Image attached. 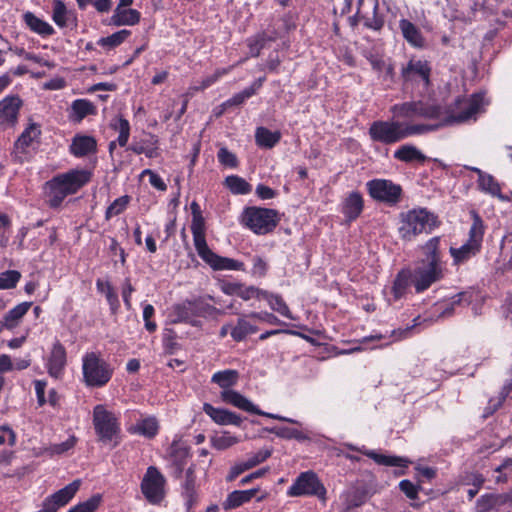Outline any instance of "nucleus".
<instances>
[{
	"label": "nucleus",
	"mask_w": 512,
	"mask_h": 512,
	"mask_svg": "<svg viewBox=\"0 0 512 512\" xmlns=\"http://www.w3.org/2000/svg\"><path fill=\"white\" fill-rule=\"evenodd\" d=\"M439 245L440 237H433L422 248L424 257L412 274V282L418 293L427 290L444 277L445 264L441 259Z\"/></svg>",
	"instance_id": "obj_1"
},
{
	"label": "nucleus",
	"mask_w": 512,
	"mask_h": 512,
	"mask_svg": "<svg viewBox=\"0 0 512 512\" xmlns=\"http://www.w3.org/2000/svg\"><path fill=\"white\" fill-rule=\"evenodd\" d=\"M211 381L222 388L220 397L223 402L230 404L247 413L265 416L279 421L296 423L295 420L283 417L278 414L268 413L260 410L251 400L240 392L231 389L238 381V372L236 370H223L213 374Z\"/></svg>",
	"instance_id": "obj_2"
},
{
	"label": "nucleus",
	"mask_w": 512,
	"mask_h": 512,
	"mask_svg": "<svg viewBox=\"0 0 512 512\" xmlns=\"http://www.w3.org/2000/svg\"><path fill=\"white\" fill-rule=\"evenodd\" d=\"M90 179L91 173L85 169H71L54 176L44 185L47 204L58 208L67 196L77 193Z\"/></svg>",
	"instance_id": "obj_3"
},
{
	"label": "nucleus",
	"mask_w": 512,
	"mask_h": 512,
	"mask_svg": "<svg viewBox=\"0 0 512 512\" xmlns=\"http://www.w3.org/2000/svg\"><path fill=\"white\" fill-rule=\"evenodd\" d=\"M436 128V125L408 124L400 121L377 120L370 125L368 134L372 141L385 145H392L408 137L433 131Z\"/></svg>",
	"instance_id": "obj_4"
},
{
	"label": "nucleus",
	"mask_w": 512,
	"mask_h": 512,
	"mask_svg": "<svg viewBox=\"0 0 512 512\" xmlns=\"http://www.w3.org/2000/svg\"><path fill=\"white\" fill-rule=\"evenodd\" d=\"M191 232L197 254L213 270L244 271L245 266L243 262L219 256L209 248L205 237V220L203 215L192 217Z\"/></svg>",
	"instance_id": "obj_5"
},
{
	"label": "nucleus",
	"mask_w": 512,
	"mask_h": 512,
	"mask_svg": "<svg viewBox=\"0 0 512 512\" xmlns=\"http://www.w3.org/2000/svg\"><path fill=\"white\" fill-rule=\"evenodd\" d=\"M439 225L438 217L425 208H414L400 214V238L412 241L421 233H430Z\"/></svg>",
	"instance_id": "obj_6"
},
{
	"label": "nucleus",
	"mask_w": 512,
	"mask_h": 512,
	"mask_svg": "<svg viewBox=\"0 0 512 512\" xmlns=\"http://www.w3.org/2000/svg\"><path fill=\"white\" fill-rule=\"evenodd\" d=\"M472 224L469 229L467 241L459 248L451 247L449 252L455 265L463 264L478 255L482 249L485 225L479 214L470 212Z\"/></svg>",
	"instance_id": "obj_7"
},
{
	"label": "nucleus",
	"mask_w": 512,
	"mask_h": 512,
	"mask_svg": "<svg viewBox=\"0 0 512 512\" xmlns=\"http://www.w3.org/2000/svg\"><path fill=\"white\" fill-rule=\"evenodd\" d=\"M113 368L96 352H88L82 357L83 382L90 388L104 387L113 376Z\"/></svg>",
	"instance_id": "obj_8"
},
{
	"label": "nucleus",
	"mask_w": 512,
	"mask_h": 512,
	"mask_svg": "<svg viewBox=\"0 0 512 512\" xmlns=\"http://www.w3.org/2000/svg\"><path fill=\"white\" fill-rule=\"evenodd\" d=\"M279 221L278 211L270 208L247 207L241 215V223L258 235L272 232Z\"/></svg>",
	"instance_id": "obj_9"
},
{
	"label": "nucleus",
	"mask_w": 512,
	"mask_h": 512,
	"mask_svg": "<svg viewBox=\"0 0 512 512\" xmlns=\"http://www.w3.org/2000/svg\"><path fill=\"white\" fill-rule=\"evenodd\" d=\"M488 104L483 93H476L468 98H459L455 101L449 115L445 118V125L460 124L469 120H476Z\"/></svg>",
	"instance_id": "obj_10"
},
{
	"label": "nucleus",
	"mask_w": 512,
	"mask_h": 512,
	"mask_svg": "<svg viewBox=\"0 0 512 512\" xmlns=\"http://www.w3.org/2000/svg\"><path fill=\"white\" fill-rule=\"evenodd\" d=\"M41 134V125L36 122H29L14 143L13 161L16 163L29 161L40 144Z\"/></svg>",
	"instance_id": "obj_11"
},
{
	"label": "nucleus",
	"mask_w": 512,
	"mask_h": 512,
	"mask_svg": "<svg viewBox=\"0 0 512 512\" xmlns=\"http://www.w3.org/2000/svg\"><path fill=\"white\" fill-rule=\"evenodd\" d=\"M431 65L427 60L411 58L401 69V77L406 87H412L421 92L430 86Z\"/></svg>",
	"instance_id": "obj_12"
},
{
	"label": "nucleus",
	"mask_w": 512,
	"mask_h": 512,
	"mask_svg": "<svg viewBox=\"0 0 512 512\" xmlns=\"http://www.w3.org/2000/svg\"><path fill=\"white\" fill-rule=\"evenodd\" d=\"M326 493V488L313 471L300 473L287 490L290 497L315 496L321 501L326 500Z\"/></svg>",
	"instance_id": "obj_13"
},
{
	"label": "nucleus",
	"mask_w": 512,
	"mask_h": 512,
	"mask_svg": "<svg viewBox=\"0 0 512 512\" xmlns=\"http://www.w3.org/2000/svg\"><path fill=\"white\" fill-rule=\"evenodd\" d=\"M93 426L100 441H112L120 432V424L116 414L103 404L93 408Z\"/></svg>",
	"instance_id": "obj_14"
},
{
	"label": "nucleus",
	"mask_w": 512,
	"mask_h": 512,
	"mask_svg": "<svg viewBox=\"0 0 512 512\" xmlns=\"http://www.w3.org/2000/svg\"><path fill=\"white\" fill-rule=\"evenodd\" d=\"M366 187L370 197L378 202L393 206L401 199V186L391 180L372 179L366 183Z\"/></svg>",
	"instance_id": "obj_15"
},
{
	"label": "nucleus",
	"mask_w": 512,
	"mask_h": 512,
	"mask_svg": "<svg viewBox=\"0 0 512 512\" xmlns=\"http://www.w3.org/2000/svg\"><path fill=\"white\" fill-rule=\"evenodd\" d=\"M166 480L155 466H149L141 481V491L145 499L152 503H160L165 496Z\"/></svg>",
	"instance_id": "obj_16"
},
{
	"label": "nucleus",
	"mask_w": 512,
	"mask_h": 512,
	"mask_svg": "<svg viewBox=\"0 0 512 512\" xmlns=\"http://www.w3.org/2000/svg\"><path fill=\"white\" fill-rule=\"evenodd\" d=\"M391 113L399 118L414 119L417 117L435 119L441 116L440 107L423 102H405L395 104L390 109Z\"/></svg>",
	"instance_id": "obj_17"
},
{
	"label": "nucleus",
	"mask_w": 512,
	"mask_h": 512,
	"mask_svg": "<svg viewBox=\"0 0 512 512\" xmlns=\"http://www.w3.org/2000/svg\"><path fill=\"white\" fill-rule=\"evenodd\" d=\"M81 485V480L77 479L58 490L44 501V508L41 512H56L64 507L76 494Z\"/></svg>",
	"instance_id": "obj_18"
},
{
	"label": "nucleus",
	"mask_w": 512,
	"mask_h": 512,
	"mask_svg": "<svg viewBox=\"0 0 512 512\" xmlns=\"http://www.w3.org/2000/svg\"><path fill=\"white\" fill-rule=\"evenodd\" d=\"M22 100L18 95H7L0 101V126L14 127L18 122Z\"/></svg>",
	"instance_id": "obj_19"
},
{
	"label": "nucleus",
	"mask_w": 512,
	"mask_h": 512,
	"mask_svg": "<svg viewBox=\"0 0 512 512\" xmlns=\"http://www.w3.org/2000/svg\"><path fill=\"white\" fill-rule=\"evenodd\" d=\"M378 0H357V14L361 15L364 26L375 31L384 25L383 18L378 15Z\"/></svg>",
	"instance_id": "obj_20"
},
{
	"label": "nucleus",
	"mask_w": 512,
	"mask_h": 512,
	"mask_svg": "<svg viewBox=\"0 0 512 512\" xmlns=\"http://www.w3.org/2000/svg\"><path fill=\"white\" fill-rule=\"evenodd\" d=\"M66 364V349L59 340H56L53 343L50 354L47 358V372L51 377L55 379H60L64 374Z\"/></svg>",
	"instance_id": "obj_21"
},
{
	"label": "nucleus",
	"mask_w": 512,
	"mask_h": 512,
	"mask_svg": "<svg viewBox=\"0 0 512 512\" xmlns=\"http://www.w3.org/2000/svg\"><path fill=\"white\" fill-rule=\"evenodd\" d=\"M344 446L349 450L357 451L359 453L366 455L379 465L405 468L410 463V461L406 458L380 454L375 452L374 450L366 449L365 446L357 447L351 443H345Z\"/></svg>",
	"instance_id": "obj_22"
},
{
	"label": "nucleus",
	"mask_w": 512,
	"mask_h": 512,
	"mask_svg": "<svg viewBox=\"0 0 512 512\" xmlns=\"http://www.w3.org/2000/svg\"><path fill=\"white\" fill-rule=\"evenodd\" d=\"M203 411L218 425L240 427L243 419L240 415L223 408H216L209 403L203 404Z\"/></svg>",
	"instance_id": "obj_23"
},
{
	"label": "nucleus",
	"mask_w": 512,
	"mask_h": 512,
	"mask_svg": "<svg viewBox=\"0 0 512 512\" xmlns=\"http://www.w3.org/2000/svg\"><path fill=\"white\" fill-rule=\"evenodd\" d=\"M69 150L75 157H84L96 152L97 141L92 136L77 134L73 137Z\"/></svg>",
	"instance_id": "obj_24"
},
{
	"label": "nucleus",
	"mask_w": 512,
	"mask_h": 512,
	"mask_svg": "<svg viewBox=\"0 0 512 512\" xmlns=\"http://www.w3.org/2000/svg\"><path fill=\"white\" fill-rule=\"evenodd\" d=\"M96 106L88 99H76L71 103L68 118L70 121L80 123L85 117L95 115Z\"/></svg>",
	"instance_id": "obj_25"
},
{
	"label": "nucleus",
	"mask_w": 512,
	"mask_h": 512,
	"mask_svg": "<svg viewBox=\"0 0 512 512\" xmlns=\"http://www.w3.org/2000/svg\"><path fill=\"white\" fill-rule=\"evenodd\" d=\"M22 17L27 28L43 38L49 37L55 33V30L51 24L37 17L30 11L25 12Z\"/></svg>",
	"instance_id": "obj_26"
},
{
	"label": "nucleus",
	"mask_w": 512,
	"mask_h": 512,
	"mask_svg": "<svg viewBox=\"0 0 512 512\" xmlns=\"http://www.w3.org/2000/svg\"><path fill=\"white\" fill-rule=\"evenodd\" d=\"M364 202L359 192H351L343 201L341 212L348 221H353L362 213Z\"/></svg>",
	"instance_id": "obj_27"
},
{
	"label": "nucleus",
	"mask_w": 512,
	"mask_h": 512,
	"mask_svg": "<svg viewBox=\"0 0 512 512\" xmlns=\"http://www.w3.org/2000/svg\"><path fill=\"white\" fill-rule=\"evenodd\" d=\"M141 14L132 8H115L110 18L114 26H134L140 22Z\"/></svg>",
	"instance_id": "obj_28"
},
{
	"label": "nucleus",
	"mask_w": 512,
	"mask_h": 512,
	"mask_svg": "<svg viewBox=\"0 0 512 512\" xmlns=\"http://www.w3.org/2000/svg\"><path fill=\"white\" fill-rule=\"evenodd\" d=\"M253 319L250 314L243 315L237 319V322L231 327L230 335L236 342H241L247 336L254 334L258 331V327L251 321Z\"/></svg>",
	"instance_id": "obj_29"
},
{
	"label": "nucleus",
	"mask_w": 512,
	"mask_h": 512,
	"mask_svg": "<svg viewBox=\"0 0 512 512\" xmlns=\"http://www.w3.org/2000/svg\"><path fill=\"white\" fill-rule=\"evenodd\" d=\"M466 169L477 173L479 188L492 196H499L501 193V187L495 178L488 173L483 172L477 167L465 166Z\"/></svg>",
	"instance_id": "obj_30"
},
{
	"label": "nucleus",
	"mask_w": 512,
	"mask_h": 512,
	"mask_svg": "<svg viewBox=\"0 0 512 512\" xmlns=\"http://www.w3.org/2000/svg\"><path fill=\"white\" fill-rule=\"evenodd\" d=\"M399 28L402 32L404 39L413 47H423L424 38L421 31L412 22L407 19H401L399 21Z\"/></svg>",
	"instance_id": "obj_31"
},
{
	"label": "nucleus",
	"mask_w": 512,
	"mask_h": 512,
	"mask_svg": "<svg viewBox=\"0 0 512 512\" xmlns=\"http://www.w3.org/2000/svg\"><path fill=\"white\" fill-rule=\"evenodd\" d=\"M52 20L58 27L64 28L70 23L75 22L76 17L73 11L67 9L62 0H55L53 3Z\"/></svg>",
	"instance_id": "obj_32"
},
{
	"label": "nucleus",
	"mask_w": 512,
	"mask_h": 512,
	"mask_svg": "<svg viewBox=\"0 0 512 512\" xmlns=\"http://www.w3.org/2000/svg\"><path fill=\"white\" fill-rule=\"evenodd\" d=\"M258 489L236 490L231 492L222 504L224 510L236 509L242 504L249 502L257 493Z\"/></svg>",
	"instance_id": "obj_33"
},
{
	"label": "nucleus",
	"mask_w": 512,
	"mask_h": 512,
	"mask_svg": "<svg viewBox=\"0 0 512 512\" xmlns=\"http://www.w3.org/2000/svg\"><path fill=\"white\" fill-rule=\"evenodd\" d=\"M393 157L399 161L410 163L426 160V156L414 145L404 144L394 151Z\"/></svg>",
	"instance_id": "obj_34"
},
{
	"label": "nucleus",
	"mask_w": 512,
	"mask_h": 512,
	"mask_svg": "<svg viewBox=\"0 0 512 512\" xmlns=\"http://www.w3.org/2000/svg\"><path fill=\"white\" fill-rule=\"evenodd\" d=\"M281 139L279 131H270L265 127H258L255 131L256 144L261 148L271 149Z\"/></svg>",
	"instance_id": "obj_35"
},
{
	"label": "nucleus",
	"mask_w": 512,
	"mask_h": 512,
	"mask_svg": "<svg viewBox=\"0 0 512 512\" xmlns=\"http://www.w3.org/2000/svg\"><path fill=\"white\" fill-rule=\"evenodd\" d=\"M412 282V275L408 270H401L392 285V294L394 300L401 299L408 291V288Z\"/></svg>",
	"instance_id": "obj_36"
},
{
	"label": "nucleus",
	"mask_w": 512,
	"mask_h": 512,
	"mask_svg": "<svg viewBox=\"0 0 512 512\" xmlns=\"http://www.w3.org/2000/svg\"><path fill=\"white\" fill-rule=\"evenodd\" d=\"M31 305V302H23L9 310L4 316L5 328L9 330L15 328L19 324L22 317L28 312Z\"/></svg>",
	"instance_id": "obj_37"
},
{
	"label": "nucleus",
	"mask_w": 512,
	"mask_h": 512,
	"mask_svg": "<svg viewBox=\"0 0 512 512\" xmlns=\"http://www.w3.org/2000/svg\"><path fill=\"white\" fill-rule=\"evenodd\" d=\"M96 289L99 293L104 294L106 300L110 306V309L113 313H116L120 307V302L116 291L109 281H103L102 279H97L96 281Z\"/></svg>",
	"instance_id": "obj_38"
},
{
	"label": "nucleus",
	"mask_w": 512,
	"mask_h": 512,
	"mask_svg": "<svg viewBox=\"0 0 512 512\" xmlns=\"http://www.w3.org/2000/svg\"><path fill=\"white\" fill-rule=\"evenodd\" d=\"M159 425L155 417H147L138 421L133 428L132 432L147 438H153L158 433Z\"/></svg>",
	"instance_id": "obj_39"
},
{
	"label": "nucleus",
	"mask_w": 512,
	"mask_h": 512,
	"mask_svg": "<svg viewBox=\"0 0 512 512\" xmlns=\"http://www.w3.org/2000/svg\"><path fill=\"white\" fill-rule=\"evenodd\" d=\"M224 184L235 195H246L252 191V186L238 175L227 176Z\"/></svg>",
	"instance_id": "obj_40"
},
{
	"label": "nucleus",
	"mask_w": 512,
	"mask_h": 512,
	"mask_svg": "<svg viewBox=\"0 0 512 512\" xmlns=\"http://www.w3.org/2000/svg\"><path fill=\"white\" fill-rule=\"evenodd\" d=\"M174 312L176 315L175 322H185L193 326H197L199 324V321L195 319L194 309L191 301L176 305L174 307Z\"/></svg>",
	"instance_id": "obj_41"
},
{
	"label": "nucleus",
	"mask_w": 512,
	"mask_h": 512,
	"mask_svg": "<svg viewBox=\"0 0 512 512\" xmlns=\"http://www.w3.org/2000/svg\"><path fill=\"white\" fill-rule=\"evenodd\" d=\"M459 303H460V295H457V296L453 297L451 301L436 304L434 306V313L437 314L435 317V320L451 316L454 312V306ZM427 320L433 321L434 318L430 317V318L423 319L424 322H426Z\"/></svg>",
	"instance_id": "obj_42"
},
{
	"label": "nucleus",
	"mask_w": 512,
	"mask_h": 512,
	"mask_svg": "<svg viewBox=\"0 0 512 512\" xmlns=\"http://www.w3.org/2000/svg\"><path fill=\"white\" fill-rule=\"evenodd\" d=\"M340 500L350 510L359 507L364 502V496L357 489L348 488L341 494Z\"/></svg>",
	"instance_id": "obj_43"
},
{
	"label": "nucleus",
	"mask_w": 512,
	"mask_h": 512,
	"mask_svg": "<svg viewBox=\"0 0 512 512\" xmlns=\"http://www.w3.org/2000/svg\"><path fill=\"white\" fill-rule=\"evenodd\" d=\"M130 35V30L122 29L107 37L100 38L98 44L102 47L112 49L121 45Z\"/></svg>",
	"instance_id": "obj_44"
},
{
	"label": "nucleus",
	"mask_w": 512,
	"mask_h": 512,
	"mask_svg": "<svg viewBox=\"0 0 512 512\" xmlns=\"http://www.w3.org/2000/svg\"><path fill=\"white\" fill-rule=\"evenodd\" d=\"M239 438L224 431L220 435L211 437V445L217 450H225L239 442Z\"/></svg>",
	"instance_id": "obj_45"
},
{
	"label": "nucleus",
	"mask_w": 512,
	"mask_h": 512,
	"mask_svg": "<svg viewBox=\"0 0 512 512\" xmlns=\"http://www.w3.org/2000/svg\"><path fill=\"white\" fill-rule=\"evenodd\" d=\"M111 127L118 131L119 135L117 138V143L124 147L127 145L129 136H130V124L129 121L125 118L119 117L115 123L111 124Z\"/></svg>",
	"instance_id": "obj_46"
},
{
	"label": "nucleus",
	"mask_w": 512,
	"mask_h": 512,
	"mask_svg": "<svg viewBox=\"0 0 512 512\" xmlns=\"http://www.w3.org/2000/svg\"><path fill=\"white\" fill-rule=\"evenodd\" d=\"M257 91V87L249 86L239 93L234 94L230 99L226 100L222 107L225 109L231 106L243 104L248 98L252 97Z\"/></svg>",
	"instance_id": "obj_47"
},
{
	"label": "nucleus",
	"mask_w": 512,
	"mask_h": 512,
	"mask_svg": "<svg viewBox=\"0 0 512 512\" xmlns=\"http://www.w3.org/2000/svg\"><path fill=\"white\" fill-rule=\"evenodd\" d=\"M267 303L269 304L272 310L278 312L280 315L288 319H294L289 307L287 306V304L280 295L273 294Z\"/></svg>",
	"instance_id": "obj_48"
},
{
	"label": "nucleus",
	"mask_w": 512,
	"mask_h": 512,
	"mask_svg": "<svg viewBox=\"0 0 512 512\" xmlns=\"http://www.w3.org/2000/svg\"><path fill=\"white\" fill-rule=\"evenodd\" d=\"M102 496L95 494L86 501L72 507L68 512H94L100 506Z\"/></svg>",
	"instance_id": "obj_49"
},
{
	"label": "nucleus",
	"mask_w": 512,
	"mask_h": 512,
	"mask_svg": "<svg viewBox=\"0 0 512 512\" xmlns=\"http://www.w3.org/2000/svg\"><path fill=\"white\" fill-rule=\"evenodd\" d=\"M233 68H234V66H229L227 68L216 69L213 74L204 77L201 80L200 85L198 87H196L195 89L196 90H202V91L207 89L208 87H210L214 83H216L222 76L230 73Z\"/></svg>",
	"instance_id": "obj_50"
},
{
	"label": "nucleus",
	"mask_w": 512,
	"mask_h": 512,
	"mask_svg": "<svg viewBox=\"0 0 512 512\" xmlns=\"http://www.w3.org/2000/svg\"><path fill=\"white\" fill-rule=\"evenodd\" d=\"M171 456L174 464L177 466V472L181 473L185 460L189 457V450L185 447H178L176 443L171 446Z\"/></svg>",
	"instance_id": "obj_51"
},
{
	"label": "nucleus",
	"mask_w": 512,
	"mask_h": 512,
	"mask_svg": "<svg viewBox=\"0 0 512 512\" xmlns=\"http://www.w3.org/2000/svg\"><path fill=\"white\" fill-rule=\"evenodd\" d=\"M21 278V274L16 270H8L0 274V289L14 288Z\"/></svg>",
	"instance_id": "obj_52"
},
{
	"label": "nucleus",
	"mask_w": 512,
	"mask_h": 512,
	"mask_svg": "<svg viewBox=\"0 0 512 512\" xmlns=\"http://www.w3.org/2000/svg\"><path fill=\"white\" fill-rule=\"evenodd\" d=\"M76 441L77 439L75 436H70L67 440H65L62 443L51 445L46 449V452L50 456L63 454L68 450L72 449L75 446Z\"/></svg>",
	"instance_id": "obj_53"
},
{
	"label": "nucleus",
	"mask_w": 512,
	"mask_h": 512,
	"mask_svg": "<svg viewBox=\"0 0 512 512\" xmlns=\"http://www.w3.org/2000/svg\"><path fill=\"white\" fill-rule=\"evenodd\" d=\"M367 60L371 64L372 68L376 72L386 71V74L390 77L393 75V67L390 64H386L384 59L378 55L369 54L366 56Z\"/></svg>",
	"instance_id": "obj_54"
},
{
	"label": "nucleus",
	"mask_w": 512,
	"mask_h": 512,
	"mask_svg": "<svg viewBox=\"0 0 512 512\" xmlns=\"http://www.w3.org/2000/svg\"><path fill=\"white\" fill-rule=\"evenodd\" d=\"M218 161L227 167L236 168L238 166V160L234 153L230 152L227 148L222 147L217 153Z\"/></svg>",
	"instance_id": "obj_55"
},
{
	"label": "nucleus",
	"mask_w": 512,
	"mask_h": 512,
	"mask_svg": "<svg viewBox=\"0 0 512 512\" xmlns=\"http://www.w3.org/2000/svg\"><path fill=\"white\" fill-rule=\"evenodd\" d=\"M191 304L194 309L195 317H207L212 315L216 311L215 307L211 306L210 304L202 300L191 301Z\"/></svg>",
	"instance_id": "obj_56"
},
{
	"label": "nucleus",
	"mask_w": 512,
	"mask_h": 512,
	"mask_svg": "<svg viewBox=\"0 0 512 512\" xmlns=\"http://www.w3.org/2000/svg\"><path fill=\"white\" fill-rule=\"evenodd\" d=\"M420 316L414 318L413 322L414 324L411 326H407L405 328H398L391 332V336L394 338L395 341L403 340L408 337H410L413 333V330L421 324Z\"/></svg>",
	"instance_id": "obj_57"
},
{
	"label": "nucleus",
	"mask_w": 512,
	"mask_h": 512,
	"mask_svg": "<svg viewBox=\"0 0 512 512\" xmlns=\"http://www.w3.org/2000/svg\"><path fill=\"white\" fill-rule=\"evenodd\" d=\"M129 202L128 196H122L113 201V203L107 208L106 217L118 215L123 212Z\"/></svg>",
	"instance_id": "obj_58"
},
{
	"label": "nucleus",
	"mask_w": 512,
	"mask_h": 512,
	"mask_svg": "<svg viewBox=\"0 0 512 512\" xmlns=\"http://www.w3.org/2000/svg\"><path fill=\"white\" fill-rule=\"evenodd\" d=\"M271 456V450L269 449H262L258 451L257 453L251 455L245 462L246 467L248 469H251L258 464L264 462L266 459H268Z\"/></svg>",
	"instance_id": "obj_59"
},
{
	"label": "nucleus",
	"mask_w": 512,
	"mask_h": 512,
	"mask_svg": "<svg viewBox=\"0 0 512 512\" xmlns=\"http://www.w3.org/2000/svg\"><path fill=\"white\" fill-rule=\"evenodd\" d=\"M149 176V183L151 186H153L155 189L159 191H165L167 189V185L164 182V180L154 171L151 169H145L142 171L141 176Z\"/></svg>",
	"instance_id": "obj_60"
},
{
	"label": "nucleus",
	"mask_w": 512,
	"mask_h": 512,
	"mask_svg": "<svg viewBox=\"0 0 512 512\" xmlns=\"http://www.w3.org/2000/svg\"><path fill=\"white\" fill-rule=\"evenodd\" d=\"M252 261H253V267L251 269V274L254 277H259V278L264 277L266 275L267 269H268V265H267L266 261L263 258H261L260 256H254Z\"/></svg>",
	"instance_id": "obj_61"
},
{
	"label": "nucleus",
	"mask_w": 512,
	"mask_h": 512,
	"mask_svg": "<svg viewBox=\"0 0 512 512\" xmlns=\"http://www.w3.org/2000/svg\"><path fill=\"white\" fill-rule=\"evenodd\" d=\"M155 309L151 304L143 305V319L145 322V328L149 332H154L157 328V325L154 321H151V318L154 316Z\"/></svg>",
	"instance_id": "obj_62"
},
{
	"label": "nucleus",
	"mask_w": 512,
	"mask_h": 512,
	"mask_svg": "<svg viewBox=\"0 0 512 512\" xmlns=\"http://www.w3.org/2000/svg\"><path fill=\"white\" fill-rule=\"evenodd\" d=\"M0 445L4 444L6 441L10 446H14L16 443V434L15 432L8 426L3 425L0 427Z\"/></svg>",
	"instance_id": "obj_63"
},
{
	"label": "nucleus",
	"mask_w": 512,
	"mask_h": 512,
	"mask_svg": "<svg viewBox=\"0 0 512 512\" xmlns=\"http://www.w3.org/2000/svg\"><path fill=\"white\" fill-rule=\"evenodd\" d=\"M400 490L410 499H415L418 493V486L409 480H402L399 483Z\"/></svg>",
	"instance_id": "obj_64"
}]
</instances>
